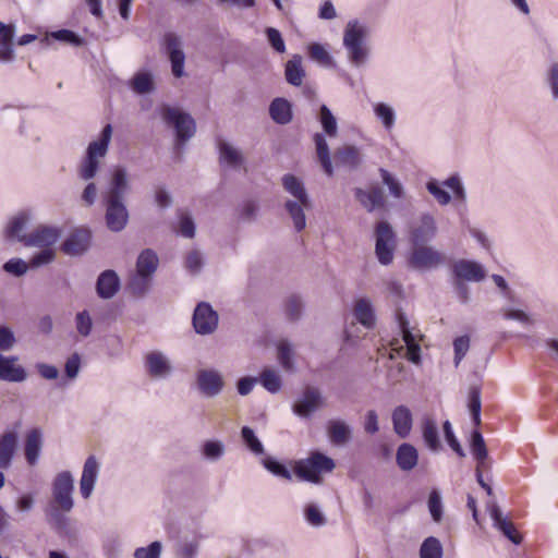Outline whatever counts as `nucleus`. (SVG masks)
Here are the masks:
<instances>
[{
	"instance_id": "f257e3e1",
	"label": "nucleus",
	"mask_w": 558,
	"mask_h": 558,
	"mask_svg": "<svg viewBox=\"0 0 558 558\" xmlns=\"http://www.w3.org/2000/svg\"><path fill=\"white\" fill-rule=\"evenodd\" d=\"M130 191L128 172L118 167L113 170L111 180L102 192L105 221L112 232H121L129 223L130 214L126 207V196Z\"/></svg>"
},
{
	"instance_id": "f03ea898",
	"label": "nucleus",
	"mask_w": 558,
	"mask_h": 558,
	"mask_svg": "<svg viewBox=\"0 0 558 558\" xmlns=\"http://www.w3.org/2000/svg\"><path fill=\"white\" fill-rule=\"evenodd\" d=\"M112 137L111 124H106L99 138L92 141L77 166V177L87 182L83 190L82 201L86 206H93L98 195V187L92 180L100 170L101 162L108 154L109 144Z\"/></svg>"
},
{
	"instance_id": "7ed1b4c3",
	"label": "nucleus",
	"mask_w": 558,
	"mask_h": 558,
	"mask_svg": "<svg viewBox=\"0 0 558 558\" xmlns=\"http://www.w3.org/2000/svg\"><path fill=\"white\" fill-rule=\"evenodd\" d=\"M369 28L357 20L349 21L343 31V47L347 57L353 66L363 65L369 54L367 38Z\"/></svg>"
},
{
	"instance_id": "20e7f679",
	"label": "nucleus",
	"mask_w": 558,
	"mask_h": 558,
	"mask_svg": "<svg viewBox=\"0 0 558 558\" xmlns=\"http://www.w3.org/2000/svg\"><path fill=\"white\" fill-rule=\"evenodd\" d=\"M74 478L69 471L57 474L52 482V501L49 507V514L52 519L59 520L60 512L68 513L73 509Z\"/></svg>"
},
{
	"instance_id": "39448f33",
	"label": "nucleus",
	"mask_w": 558,
	"mask_h": 558,
	"mask_svg": "<svg viewBox=\"0 0 558 558\" xmlns=\"http://www.w3.org/2000/svg\"><path fill=\"white\" fill-rule=\"evenodd\" d=\"M160 116L167 125L174 129L177 138L184 143L194 136L196 124L191 114L169 105L160 107Z\"/></svg>"
},
{
	"instance_id": "423d86ee",
	"label": "nucleus",
	"mask_w": 558,
	"mask_h": 558,
	"mask_svg": "<svg viewBox=\"0 0 558 558\" xmlns=\"http://www.w3.org/2000/svg\"><path fill=\"white\" fill-rule=\"evenodd\" d=\"M444 187L452 191L458 203L464 204L466 202V192L458 174L449 177L442 183H439L436 179H430L426 183V190L440 206H446L451 202V195Z\"/></svg>"
},
{
	"instance_id": "0eeeda50",
	"label": "nucleus",
	"mask_w": 558,
	"mask_h": 558,
	"mask_svg": "<svg viewBox=\"0 0 558 558\" xmlns=\"http://www.w3.org/2000/svg\"><path fill=\"white\" fill-rule=\"evenodd\" d=\"M396 322L399 328V331L402 336V340L405 343L407 347V359L414 363L420 364L421 363V340L423 339V336L421 331L414 327L411 326L407 315L401 310H398L396 313Z\"/></svg>"
},
{
	"instance_id": "6e6552de",
	"label": "nucleus",
	"mask_w": 558,
	"mask_h": 558,
	"mask_svg": "<svg viewBox=\"0 0 558 558\" xmlns=\"http://www.w3.org/2000/svg\"><path fill=\"white\" fill-rule=\"evenodd\" d=\"M437 233V220L429 211L421 213L409 225V239L412 245L426 244L434 240Z\"/></svg>"
},
{
	"instance_id": "1a4fd4ad",
	"label": "nucleus",
	"mask_w": 558,
	"mask_h": 558,
	"mask_svg": "<svg viewBox=\"0 0 558 558\" xmlns=\"http://www.w3.org/2000/svg\"><path fill=\"white\" fill-rule=\"evenodd\" d=\"M375 253L381 265H389L393 259L396 233L387 221H380L375 228Z\"/></svg>"
},
{
	"instance_id": "9d476101",
	"label": "nucleus",
	"mask_w": 558,
	"mask_h": 558,
	"mask_svg": "<svg viewBox=\"0 0 558 558\" xmlns=\"http://www.w3.org/2000/svg\"><path fill=\"white\" fill-rule=\"evenodd\" d=\"M219 316L207 302H199L193 313L192 324L196 333L211 335L218 327Z\"/></svg>"
},
{
	"instance_id": "9b49d317",
	"label": "nucleus",
	"mask_w": 558,
	"mask_h": 558,
	"mask_svg": "<svg viewBox=\"0 0 558 558\" xmlns=\"http://www.w3.org/2000/svg\"><path fill=\"white\" fill-rule=\"evenodd\" d=\"M223 375L215 368H202L196 373V387L205 398L219 396L225 388Z\"/></svg>"
},
{
	"instance_id": "f8f14e48",
	"label": "nucleus",
	"mask_w": 558,
	"mask_h": 558,
	"mask_svg": "<svg viewBox=\"0 0 558 558\" xmlns=\"http://www.w3.org/2000/svg\"><path fill=\"white\" fill-rule=\"evenodd\" d=\"M165 49L171 63V72L180 78L184 73L185 54L182 38L175 33H167L163 37Z\"/></svg>"
},
{
	"instance_id": "ddd939ff",
	"label": "nucleus",
	"mask_w": 558,
	"mask_h": 558,
	"mask_svg": "<svg viewBox=\"0 0 558 558\" xmlns=\"http://www.w3.org/2000/svg\"><path fill=\"white\" fill-rule=\"evenodd\" d=\"M409 262L417 269L436 268L445 264V256L432 246L425 244L413 245Z\"/></svg>"
},
{
	"instance_id": "4468645a",
	"label": "nucleus",
	"mask_w": 558,
	"mask_h": 558,
	"mask_svg": "<svg viewBox=\"0 0 558 558\" xmlns=\"http://www.w3.org/2000/svg\"><path fill=\"white\" fill-rule=\"evenodd\" d=\"M61 236V230L53 226H38L25 238V246L29 247H54Z\"/></svg>"
},
{
	"instance_id": "2eb2a0df",
	"label": "nucleus",
	"mask_w": 558,
	"mask_h": 558,
	"mask_svg": "<svg viewBox=\"0 0 558 558\" xmlns=\"http://www.w3.org/2000/svg\"><path fill=\"white\" fill-rule=\"evenodd\" d=\"M323 405V397L318 388L307 386L302 396L294 402L292 410L300 417H310Z\"/></svg>"
},
{
	"instance_id": "dca6fc26",
	"label": "nucleus",
	"mask_w": 558,
	"mask_h": 558,
	"mask_svg": "<svg viewBox=\"0 0 558 558\" xmlns=\"http://www.w3.org/2000/svg\"><path fill=\"white\" fill-rule=\"evenodd\" d=\"M145 367L148 375L157 379L167 378L173 372L169 357L160 351H153L146 354Z\"/></svg>"
},
{
	"instance_id": "f3484780",
	"label": "nucleus",
	"mask_w": 558,
	"mask_h": 558,
	"mask_svg": "<svg viewBox=\"0 0 558 558\" xmlns=\"http://www.w3.org/2000/svg\"><path fill=\"white\" fill-rule=\"evenodd\" d=\"M452 274L454 279L472 282H480L486 276L484 267L480 263L470 259L454 262Z\"/></svg>"
},
{
	"instance_id": "a211bd4d",
	"label": "nucleus",
	"mask_w": 558,
	"mask_h": 558,
	"mask_svg": "<svg viewBox=\"0 0 558 558\" xmlns=\"http://www.w3.org/2000/svg\"><path fill=\"white\" fill-rule=\"evenodd\" d=\"M201 535L195 530L185 529L180 532L175 543L178 558H196Z\"/></svg>"
},
{
	"instance_id": "6ab92c4d",
	"label": "nucleus",
	"mask_w": 558,
	"mask_h": 558,
	"mask_svg": "<svg viewBox=\"0 0 558 558\" xmlns=\"http://www.w3.org/2000/svg\"><path fill=\"white\" fill-rule=\"evenodd\" d=\"M99 474V462L95 456H89L83 465L80 480V494L84 499H88L93 492Z\"/></svg>"
},
{
	"instance_id": "aec40b11",
	"label": "nucleus",
	"mask_w": 558,
	"mask_h": 558,
	"mask_svg": "<svg viewBox=\"0 0 558 558\" xmlns=\"http://www.w3.org/2000/svg\"><path fill=\"white\" fill-rule=\"evenodd\" d=\"M44 447V433L40 428H32L24 440V456L29 466H35L40 458Z\"/></svg>"
},
{
	"instance_id": "412c9836",
	"label": "nucleus",
	"mask_w": 558,
	"mask_h": 558,
	"mask_svg": "<svg viewBox=\"0 0 558 558\" xmlns=\"http://www.w3.org/2000/svg\"><path fill=\"white\" fill-rule=\"evenodd\" d=\"M32 221V211L29 209H23L12 216L5 227V234L10 239H14L21 243H25L26 228Z\"/></svg>"
},
{
	"instance_id": "4be33fe9",
	"label": "nucleus",
	"mask_w": 558,
	"mask_h": 558,
	"mask_svg": "<svg viewBox=\"0 0 558 558\" xmlns=\"http://www.w3.org/2000/svg\"><path fill=\"white\" fill-rule=\"evenodd\" d=\"M121 286L120 278L114 270L102 271L96 282V291L100 299L109 300L113 298Z\"/></svg>"
},
{
	"instance_id": "5701e85b",
	"label": "nucleus",
	"mask_w": 558,
	"mask_h": 558,
	"mask_svg": "<svg viewBox=\"0 0 558 558\" xmlns=\"http://www.w3.org/2000/svg\"><path fill=\"white\" fill-rule=\"evenodd\" d=\"M391 421L393 432L400 438H407L410 435L413 426V415L407 405L396 407L391 413Z\"/></svg>"
},
{
	"instance_id": "b1692460",
	"label": "nucleus",
	"mask_w": 558,
	"mask_h": 558,
	"mask_svg": "<svg viewBox=\"0 0 558 558\" xmlns=\"http://www.w3.org/2000/svg\"><path fill=\"white\" fill-rule=\"evenodd\" d=\"M355 197L360 204L367 210L373 211L385 204V197L381 189L374 186L369 190L355 189Z\"/></svg>"
},
{
	"instance_id": "393cba45",
	"label": "nucleus",
	"mask_w": 558,
	"mask_h": 558,
	"mask_svg": "<svg viewBox=\"0 0 558 558\" xmlns=\"http://www.w3.org/2000/svg\"><path fill=\"white\" fill-rule=\"evenodd\" d=\"M269 116L277 124L286 125L293 119L292 105L286 98H275L269 105Z\"/></svg>"
},
{
	"instance_id": "a878e982",
	"label": "nucleus",
	"mask_w": 558,
	"mask_h": 558,
	"mask_svg": "<svg viewBox=\"0 0 558 558\" xmlns=\"http://www.w3.org/2000/svg\"><path fill=\"white\" fill-rule=\"evenodd\" d=\"M218 149L219 159L222 165H227L233 169H240L244 165L245 158L242 151L232 144L220 141Z\"/></svg>"
},
{
	"instance_id": "bb28decb",
	"label": "nucleus",
	"mask_w": 558,
	"mask_h": 558,
	"mask_svg": "<svg viewBox=\"0 0 558 558\" xmlns=\"http://www.w3.org/2000/svg\"><path fill=\"white\" fill-rule=\"evenodd\" d=\"M282 186L292 196L288 201H301L302 204L310 203L311 198L304 183L294 174H284L282 177Z\"/></svg>"
},
{
	"instance_id": "cd10ccee",
	"label": "nucleus",
	"mask_w": 558,
	"mask_h": 558,
	"mask_svg": "<svg viewBox=\"0 0 558 558\" xmlns=\"http://www.w3.org/2000/svg\"><path fill=\"white\" fill-rule=\"evenodd\" d=\"M90 234L86 230L73 232L62 244V250L69 255H77L85 252L89 244Z\"/></svg>"
},
{
	"instance_id": "c85d7f7f",
	"label": "nucleus",
	"mask_w": 558,
	"mask_h": 558,
	"mask_svg": "<svg viewBox=\"0 0 558 558\" xmlns=\"http://www.w3.org/2000/svg\"><path fill=\"white\" fill-rule=\"evenodd\" d=\"M17 356H2V380L22 383L27 378V372L22 365H17Z\"/></svg>"
},
{
	"instance_id": "c756f323",
	"label": "nucleus",
	"mask_w": 558,
	"mask_h": 558,
	"mask_svg": "<svg viewBox=\"0 0 558 558\" xmlns=\"http://www.w3.org/2000/svg\"><path fill=\"white\" fill-rule=\"evenodd\" d=\"M354 316L360 324L366 328H373L376 323L373 304L367 298H360L355 301L353 307Z\"/></svg>"
},
{
	"instance_id": "7c9ffc66",
	"label": "nucleus",
	"mask_w": 558,
	"mask_h": 558,
	"mask_svg": "<svg viewBox=\"0 0 558 558\" xmlns=\"http://www.w3.org/2000/svg\"><path fill=\"white\" fill-rule=\"evenodd\" d=\"M396 461L402 471L409 472L417 465L418 452L413 445L403 442L397 449Z\"/></svg>"
},
{
	"instance_id": "2f4dec72",
	"label": "nucleus",
	"mask_w": 558,
	"mask_h": 558,
	"mask_svg": "<svg viewBox=\"0 0 558 558\" xmlns=\"http://www.w3.org/2000/svg\"><path fill=\"white\" fill-rule=\"evenodd\" d=\"M312 203L302 204L301 201H286L284 209L289 214L295 231L300 232L306 227V216L304 210L310 209Z\"/></svg>"
},
{
	"instance_id": "473e14b6",
	"label": "nucleus",
	"mask_w": 558,
	"mask_h": 558,
	"mask_svg": "<svg viewBox=\"0 0 558 558\" xmlns=\"http://www.w3.org/2000/svg\"><path fill=\"white\" fill-rule=\"evenodd\" d=\"M302 62V57L300 54H294L284 65L286 81L292 86L299 87L303 83L305 70Z\"/></svg>"
},
{
	"instance_id": "72a5a7b5",
	"label": "nucleus",
	"mask_w": 558,
	"mask_h": 558,
	"mask_svg": "<svg viewBox=\"0 0 558 558\" xmlns=\"http://www.w3.org/2000/svg\"><path fill=\"white\" fill-rule=\"evenodd\" d=\"M335 158L338 165L351 170L357 169L362 162L361 151L353 145H344L337 149Z\"/></svg>"
},
{
	"instance_id": "f704fd0d",
	"label": "nucleus",
	"mask_w": 558,
	"mask_h": 558,
	"mask_svg": "<svg viewBox=\"0 0 558 558\" xmlns=\"http://www.w3.org/2000/svg\"><path fill=\"white\" fill-rule=\"evenodd\" d=\"M158 265L159 258L157 253L151 248H146L140 253L136 259L135 271L154 278Z\"/></svg>"
},
{
	"instance_id": "c9c22d12",
	"label": "nucleus",
	"mask_w": 558,
	"mask_h": 558,
	"mask_svg": "<svg viewBox=\"0 0 558 558\" xmlns=\"http://www.w3.org/2000/svg\"><path fill=\"white\" fill-rule=\"evenodd\" d=\"M153 277L134 271L129 279L126 289L135 298H144L150 290Z\"/></svg>"
},
{
	"instance_id": "e433bc0d",
	"label": "nucleus",
	"mask_w": 558,
	"mask_h": 558,
	"mask_svg": "<svg viewBox=\"0 0 558 558\" xmlns=\"http://www.w3.org/2000/svg\"><path fill=\"white\" fill-rule=\"evenodd\" d=\"M314 143H315V147H316L317 158H318L325 173L328 177H331L333 174V168H332V163H331L329 146L327 144L325 135L322 133H316L314 135Z\"/></svg>"
},
{
	"instance_id": "4c0bfd02",
	"label": "nucleus",
	"mask_w": 558,
	"mask_h": 558,
	"mask_svg": "<svg viewBox=\"0 0 558 558\" xmlns=\"http://www.w3.org/2000/svg\"><path fill=\"white\" fill-rule=\"evenodd\" d=\"M329 439L332 444L342 446L347 444L351 437L350 426L340 420H332L327 427Z\"/></svg>"
},
{
	"instance_id": "58836bf2",
	"label": "nucleus",
	"mask_w": 558,
	"mask_h": 558,
	"mask_svg": "<svg viewBox=\"0 0 558 558\" xmlns=\"http://www.w3.org/2000/svg\"><path fill=\"white\" fill-rule=\"evenodd\" d=\"M373 111L376 119L387 132H390L395 128L397 116L392 106L383 101L375 102L373 105Z\"/></svg>"
},
{
	"instance_id": "ea45409f",
	"label": "nucleus",
	"mask_w": 558,
	"mask_h": 558,
	"mask_svg": "<svg viewBox=\"0 0 558 558\" xmlns=\"http://www.w3.org/2000/svg\"><path fill=\"white\" fill-rule=\"evenodd\" d=\"M422 434L425 445L432 451L440 449V439L436 422L432 417H424L422 422Z\"/></svg>"
},
{
	"instance_id": "a19ab883",
	"label": "nucleus",
	"mask_w": 558,
	"mask_h": 558,
	"mask_svg": "<svg viewBox=\"0 0 558 558\" xmlns=\"http://www.w3.org/2000/svg\"><path fill=\"white\" fill-rule=\"evenodd\" d=\"M129 85L131 89L138 95L150 94L155 89L154 76L148 71L137 72L134 74Z\"/></svg>"
},
{
	"instance_id": "79ce46f5",
	"label": "nucleus",
	"mask_w": 558,
	"mask_h": 558,
	"mask_svg": "<svg viewBox=\"0 0 558 558\" xmlns=\"http://www.w3.org/2000/svg\"><path fill=\"white\" fill-rule=\"evenodd\" d=\"M19 436L16 432L2 434V470L11 465L12 459L17 449Z\"/></svg>"
},
{
	"instance_id": "37998d69",
	"label": "nucleus",
	"mask_w": 558,
	"mask_h": 558,
	"mask_svg": "<svg viewBox=\"0 0 558 558\" xmlns=\"http://www.w3.org/2000/svg\"><path fill=\"white\" fill-rule=\"evenodd\" d=\"M471 451L474 459L480 466H486V460L488 451L482 434L478 430H474L471 436Z\"/></svg>"
},
{
	"instance_id": "c03bdc74",
	"label": "nucleus",
	"mask_w": 558,
	"mask_h": 558,
	"mask_svg": "<svg viewBox=\"0 0 558 558\" xmlns=\"http://www.w3.org/2000/svg\"><path fill=\"white\" fill-rule=\"evenodd\" d=\"M318 120L326 135L335 137L338 134V124L335 116L326 105L319 108Z\"/></svg>"
},
{
	"instance_id": "a18cd8bd",
	"label": "nucleus",
	"mask_w": 558,
	"mask_h": 558,
	"mask_svg": "<svg viewBox=\"0 0 558 558\" xmlns=\"http://www.w3.org/2000/svg\"><path fill=\"white\" fill-rule=\"evenodd\" d=\"M258 380L262 386L270 393H277L282 386L281 377L276 371L271 368L263 369Z\"/></svg>"
},
{
	"instance_id": "49530a36",
	"label": "nucleus",
	"mask_w": 558,
	"mask_h": 558,
	"mask_svg": "<svg viewBox=\"0 0 558 558\" xmlns=\"http://www.w3.org/2000/svg\"><path fill=\"white\" fill-rule=\"evenodd\" d=\"M310 58L323 66H333V59L325 46L318 43H312L307 47Z\"/></svg>"
},
{
	"instance_id": "de8ad7c7",
	"label": "nucleus",
	"mask_w": 558,
	"mask_h": 558,
	"mask_svg": "<svg viewBox=\"0 0 558 558\" xmlns=\"http://www.w3.org/2000/svg\"><path fill=\"white\" fill-rule=\"evenodd\" d=\"M295 474L307 482L319 483L320 482V473L314 465L311 463L308 459L301 460L295 465Z\"/></svg>"
},
{
	"instance_id": "09e8293b",
	"label": "nucleus",
	"mask_w": 558,
	"mask_h": 558,
	"mask_svg": "<svg viewBox=\"0 0 558 558\" xmlns=\"http://www.w3.org/2000/svg\"><path fill=\"white\" fill-rule=\"evenodd\" d=\"M442 545L434 536L427 537L421 545L420 558H442Z\"/></svg>"
},
{
	"instance_id": "8fccbe9b",
	"label": "nucleus",
	"mask_w": 558,
	"mask_h": 558,
	"mask_svg": "<svg viewBox=\"0 0 558 558\" xmlns=\"http://www.w3.org/2000/svg\"><path fill=\"white\" fill-rule=\"evenodd\" d=\"M74 324L75 329L81 337L87 338L90 336L94 327V322L90 313L87 310H83L76 313Z\"/></svg>"
},
{
	"instance_id": "3c124183",
	"label": "nucleus",
	"mask_w": 558,
	"mask_h": 558,
	"mask_svg": "<svg viewBox=\"0 0 558 558\" xmlns=\"http://www.w3.org/2000/svg\"><path fill=\"white\" fill-rule=\"evenodd\" d=\"M226 451V447L220 440H207L202 447V453L208 461L216 462L220 460Z\"/></svg>"
},
{
	"instance_id": "603ef678",
	"label": "nucleus",
	"mask_w": 558,
	"mask_h": 558,
	"mask_svg": "<svg viewBox=\"0 0 558 558\" xmlns=\"http://www.w3.org/2000/svg\"><path fill=\"white\" fill-rule=\"evenodd\" d=\"M241 437L247 449H250L254 454L259 456L264 453V446L251 427L243 426L241 429Z\"/></svg>"
},
{
	"instance_id": "864d4df0",
	"label": "nucleus",
	"mask_w": 558,
	"mask_h": 558,
	"mask_svg": "<svg viewBox=\"0 0 558 558\" xmlns=\"http://www.w3.org/2000/svg\"><path fill=\"white\" fill-rule=\"evenodd\" d=\"M379 174L383 183L387 185L390 195L393 196L395 198H402L404 191L402 184L398 181V179L384 168L379 169Z\"/></svg>"
},
{
	"instance_id": "5fc2aeb1",
	"label": "nucleus",
	"mask_w": 558,
	"mask_h": 558,
	"mask_svg": "<svg viewBox=\"0 0 558 558\" xmlns=\"http://www.w3.org/2000/svg\"><path fill=\"white\" fill-rule=\"evenodd\" d=\"M56 259V248L54 247H46L40 248V251L32 256L29 259L31 268H39L46 265H49Z\"/></svg>"
},
{
	"instance_id": "6e6d98bb",
	"label": "nucleus",
	"mask_w": 558,
	"mask_h": 558,
	"mask_svg": "<svg viewBox=\"0 0 558 558\" xmlns=\"http://www.w3.org/2000/svg\"><path fill=\"white\" fill-rule=\"evenodd\" d=\"M303 307L304 304L302 299L298 295H291L288 298L286 302V316L291 322L299 320L302 316Z\"/></svg>"
},
{
	"instance_id": "4d7b16f0",
	"label": "nucleus",
	"mask_w": 558,
	"mask_h": 558,
	"mask_svg": "<svg viewBox=\"0 0 558 558\" xmlns=\"http://www.w3.org/2000/svg\"><path fill=\"white\" fill-rule=\"evenodd\" d=\"M278 359L286 371H293V351L288 340H282L278 344Z\"/></svg>"
},
{
	"instance_id": "13d9d810",
	"label": "nucleus",
	"mask_w": 558,
	"mask_h": 558,
	"mask_svg": "<svg viewBox=\"0 0 558 558\" xmlns=\"http://www.w3.org/2000/svg\"><path fill=\"white\" fill-rule=\"evenodd\" d=\"M481 391L478 388L473 387L469 392V409L476 426L481 424Z\"/></svg>"
},
{
	"instance_id": "bf43d9fd",
	"label": "nucleus",
	"mask_w": 558,
	"mask_h": 558,
	"mask_svg": "<svg viewBox=\"0 0 558 558\" xmlns=\"http://www.w3.org/2000/svg\"><path fill=\"white\" fill-rule=\"evenodd\" d=\"M263 465L276 476L282 477L288 481L292 478L290 470L283 463L277 461L274 458L268 457L264 459Z\"/></svg>"
},
{
	"instance_id": "052dcab7",
	"label": "nucleus",
	"mask_w": 558,
	"mask_h": 558,
	"mask_svg": "<svg viewBox=\"0 0 558 558\" xmlns=\"http://www.w3.org/2000/svg\"><path fill=\"white\" fill-rule=\"evenodd\" d=\"M307 459L320 474L323 472H331L335 469L333 460L324 453L314 452Z\"/></svg>"
},
{
	"instance_id": "680f3d73",
	"label": "nucleus",
	"mask_w": 558,
	"mask_h": 558,
	"mask_svg": "<svg viewBox=\"0 0 558 558\" xmlns=\"http://www.w3.org/2000/svg\"><path fill=\"white\" fill-rule=\"evenodd\" d=\"M470 349V337L468 335L460 336L453 340V351H454V366L458 367L463 357L466 355Z\"/></svg>"
},
{
	"instance_id": "e2e57ef3",
	"label": "nucleus",
	"mask_w": 558,
	"mask_h": 558,
	"mask_svg": "<svg viewBox=\"0 0 558 558\" xmlns=\"http://www.w3.org/2000/svg\"><path fill=\"white\" fill-rule=\"evenodd\" d=\"M179 234L192 239L195 235V223L191 215L186 211L179 213Z\"/></svg>"
},
{
	"instance_id": "0e129e2a",
	"label": "nucleus",
	"mask_w": 558,
	"mask_h": 558,
	"mask_svg": "<svg viewBox=\"0 0 558 558\" xmlns=\"http://www.w3.org/2000/svg\"><path fill=\"white\" fill-rule=\"evenodd\" d=\"M428 510L434 521L439 522L442 519L441 496L437 489H433L429 494Z\"/></svg>"
},
{
	"instance_id": "69168bd1",
	"label": "nucleus",
	"mask_w": 558,
	"mask_h": 558,
	"mask_svg": "<svg viewBox=\"0 0 558 558\" xmlns=\"http://www.w3.org/2000/svg\"><path fill=\"white\" fill-rule=\"evenodd\" d=\"M545 82L554 100H558V62H553L545 72Z\"/></svg>"
},
{
	"instance_id": "338daca9",
	"label": "nucleus",
	"mask_w": 558,
	"mask_h": 558,
	"mask_svg": "<svg viewBox=\"0 0 558 558\" xmlns=\"http://www.w3.org/2000/svg\"><path fill=\"white\" fill-rule=\"evenodd\" d=\"M2 268L9 274L21 277L25 275L31 267L28 263L21 258H11L2 266Z\"/></svg>"
},
{
	"instance_id": "774afa93",
	"label": "nucleus",
	"mask_w": 558,
	"mask_h": 558,
	"mask_svg": "<svg viewBox=\"0 0 558 558\" xmlns=\"http://www.w3.org/2000/svg\"><path fill=\"white\" fill-rule=\"evenodd\" d=\"M161 553V544L159 542H153L148 547H140L135 550V558H159Z\"/></svg>"
}]
</instances>
